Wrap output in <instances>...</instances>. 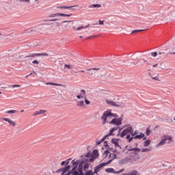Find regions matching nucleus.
Returning <instances> with one entry per match:
<instances>
[{"instance_id":"nucleus-1","label":"nucleus","mask_w":175,"mask_h":175,"mask_svg":"<svg viewBox=\"0 0 175 175\" xmlns=\"http://www.w3.org/2000/svg\"><path fill=\"white\" fill-rule=\"evenodd\" d=\"M108 154H109V158H111V159H109L107 163H103L97 165L96 167H95L94 174H96V173H98V172H100V169H102L103 166H106V165H110V163H111V162L113 161V159L116 158V154H111L109 150H105L104 152V155H105V158H107Z\"/></svg>"},{"instance_id":"nucleus-2","label":"nucleus","mask_w":175,"mask_h":175,"mask_svg":"<svg viewBox=\"0 0 175 175\" xmlns=\"http://www.w3.org/2000/svg\"><path fill=\"white\" fill-rule=\"evenodd\" d=\"M132 132H133V128L131 125L126 126V128L122 131V132L120 134V137H125L128 140L129 143H131L132 140H133V137H131V135H132Z\"/></svg>"},{"instance_id":"nucleus-3","label":"nucleus","mask_w":175,"mask_h":175,"mask_svg":"<svg viewBox=\"0 0 175 175\" xmlns=\"http://www.w3.org/2000/svg\"><path fill=\"white\" fill-rule=\"evenodd\" d=\"M117 117V114L111 113L110 111H105L103 116H101V121L103 125H105L106 124H109L111 120H113V118Z\"/></svg>"},{"instance_id":"nucleus-4","label":"nucleus","mask_w":175,"mask_h":175,"mask_svg":"<svg viewBox=\"0 0 175 175\" xmlns=\"http://www.w3.org/2000/svg\"><path fill=\"white\" fill-rule=\"evenodd\" d=\"M172 142H173V137H172V135L165 134L161 137V142H159V144H157L156 145V147L157 148H159V147H161V146H165L166 143L167 144H170V143H172Z\"/></svg>"},{"instance_id":"nucleus-5","label":"nucleus","mask_w":175,"mask_h":175,"mask_svg":"<svg viewBox=\"0 0 175 175\" xmlns=\"http://www.w3.org/2000/svg\"><path fill=\"white\" fill-rule=\"evenodd\" d=\"M85 158H89L86 159L87 162H94V161H95V159H96V158H98V157H99V152L98 151V150H93L92 153H86L85 154Z\"/></svg>"},{"instance_id":"nucleus-6","label":"nucleus","mask_w":175,"mask_h":175,"mask_svg":"<svg viewBox=\"0 0 175 175\" xmlns=\"http://www.w3.org/2000/svg\"><path fill=\"white\" fill-rule=\"evenodd\" d=\"M129 151H133L134 155L137 157V159H140V157H139V154H137V152H150L151 151V148H144L142 149H140L139 148H131L129 149Z\"/></svg>"},{"instance_id":"nucleus-7","label":"nucleus","mask_w":175,"mask_h":175,"mask_svg":"<svg viewBox=\"0 0 175 175\" xmlns=\"http://www.w3.org/2000/svg\"><path fill=\"white\" fill-rule=\"evenodd\" d=\"M110 125H115L116 126H120V125H122V118H112V120L110 122Z\"/></svg>"},{"instance_id":"nucleus-8","label":"nucleus","mask_w":175,"mask_h":175,"mask_svg":"<svg viewBox=\"0 0 175 175\" xmlns=\"http://www.w3.org/2000/svg\"><path fill=\"white\" fill-rule=\"evenodd\" d=\"M117 129H118V127L112 128L109 131V135H105V137H103L100 141H96V145L99 146V144H100V143H102V142H105V139H107V137H109V136L113 135V132H114V131H117Z\"/></svg>"},{"instance_id":"nucleus-9","label":"nucleus","mask_w":175,"mask_h":175,"mask_svg":"<svg viewBox=\"0 0 175 175\" xmlns=\"http://www.w3.org/2000/svg\"><path fill=\"white\" fill-rule=\"evenodd\" d=\"M105 102L107 105H109V106H114L115 107H125L124 104H117V103L113 100H106Z\"/></svg>"},{"instance_id":"nucleus-10","label":"nucleus","mask_w":175,"mask_h":175,"mask_svg":"<svg viewBox=\"0 0 175 175\" xmlns=\"http://www.w3.org/2000/svg\"><path fill=\"white\" fill-rule=\"evenodd\" d=\"M1 120H3V121H5V122H8L10 125V126H12V128H16V122L10 118H1Z\"/></svg>"},{"instance_id":"nucleus-11","label":"nucleus","mask_w":175,"mask_h":175,"mask_svg":"<svg viewBox=\"0 0 175 175\" xmlns=\"http://www.w3.org/2000/svg\"><path fill=\"white\" fill-rule=\"evenodd\" d=\"M72 16V14H62V13H57V14H51L49 16V17H51V18L54 17H70Z\"/></svg>"},{"instance_id":"nucleus-12","label":"nucleus","mask_w":175,"mask_h":175,"mask_svg":"<svg viewBox=\"0 0 175 175\" xmlns=\"http://www.w3.org/2000/svg\"><path fill=\"white\" fill-rule=\"evenodd\" d=\"M48 53H32L30 55L26 56V58H35V57H47Z\"/></svg>"},{"instance_id":"nucleus-13","label":"nucleus","mask_w":175,"mask_h":175,"mask_svg":"<svg viewBox=\"0 0 175 175\" xmlns=\"http://www.w3.org/2000/svg\"><path fill=\"white\" fill-rule=\"evenodd\" d=\"M125 170L124 168L120 170L119 171H115L113 168H107L105 172L107 173H113V174H118V173H122Z\"/></svg>"},{"instance_id":"nucleus-14","label":"nucleus","mask_w":175,"mask_h":175,"mask_svg":"<svg viewBox=\"0 0 175 175\" xmlns=\"http://www.w3.org/2000/svg\"><path fill=\"white\" fill-rule=\"evenodd\" d=\"M46 113H47V110H44V109H40L38 111H36L33 113V116L35 117L36 116H39L40 114H46Z\"/></svg>"},{"instance_id":"nucleus-15","label":"nucleus","mask_w":175,"mask_h":175,"mask_svg":"<svg viewBox=\"0 0 175 175\" xmlns=\"http://www.w3.org/2000/svg\"><path fill=\"white\" fill-rule=\"evenodd\" d=\"M69 169H70V165H68L66 167H64L62 170V175H70V172H68V170H69Z\"/></svg>"},{"instance_id":"nucleus-16","label":"nucleus","mask_w":175,"mask_h":175,"mask_svg":"<svg viewBox=\"0 0 175 175\" xmlns=\"http://www.w3.org/2000/svg\"><path fill=\"white\" fill-rule=\"evenodd\" d=\"M100 68H87L86 70L88 72V75H89V76H92V75H95V72H92V70H99Z\"/></svg>"},{"instance_id":"nucleus-17","label":"nucleus","mask_w":175,"mask_h":175,"mask_svg":"<svg viewBox=\"0 0 175 175\" xmlns=\"http://www.w3.org/2000/svg\"><path fill=\"white\" fill-rule=\"evenodd\" d=\"M77 99H81V98H86L85 96V90H81V94L77 96Z\"/></svg>"},{"instance_id":"nucleus-18","label":"nucleus","mask_w":175,"mask_h":175,"mask_svg":"<svg viewBox=\"0 0 175 175\" xmlns=\"http://www.w3.org/2000/svg\"><path fill=\"white\" fill-rule=\"evenodd\" d=\"M83 165V169H88V167H90V163H84L83 161H81V163L79 164V167H81V166Z\"/></svg>"},{"instance_id":"nucleus-19","label":"nucleus","mask_w":175,"mask_h":175,"mask_svg":"<svg viewBox=\"0 0 175 175\" xmlns=\"http://www.w3.org/2000/svg\"><path fill=\"white\" fill-rule=\"evenodd\" d=\"M123 175H140V174L137 170H133L127 174H123Z\"/></svg>"},{"instance_id":"nucleus-20","label":"nucleus","mask_w":175,"mask_h":175,"mask_svg":"<svg viewBox=\"0 0 175 175\" xmlns=\"http://www.w3.org/2000/svg\"><path fill=\"white\" fill-rule=\"evenodd\" d=\"M111 143L114 144L115 147H120V145L118 144V139H111Z\"/></svg>"},{"instance_id":"nucleus-21","label":"nucleus","mask_w":175,"mask_h":175,"mask_svg":"<svg viewBox=\"0 0 175 175\" xmlns=\"http://www.w3.org/2000/svg\"><path fill=\"white\" fill-rule=\"evenodd\" d=\"M76 167H73L71 172V174L72 175H79L80 174V170L78 172L76 170Z\"/></svg>"},{"instance_id":"nucleus-22","label":"nucleus","mask_w":175,"mask_h":175,"mask_svg":"<svg viewBox=\"0 0 175 175\" xmlns=\"http://www.w3.org/2000/svg\"><path fill=\"white\" fill-rule=\"evenodd\" d=\"M71 163L74 165V167H76V169H77V166L79 163H80V161L79 160H77L76 161L75 160H72Z\"/></svg>"},{"instance_id":"nucleus-23","label":"nucleus","mask_w":175,"mask_h":175,"mask_svg":"<svg viewBox=\"0 0 175 175\" xmlns=\"http://www.w3.org/2000/svg\"><path fill=\"white\" fill-rule=\"evenodd\" d=\"M90 27V25H88L86 26H81L75 29V31H81V29H85V28H88Z\"/></svg>"},{"instance_id":"nucleus-24","label":"nucleus","mask_w":175,"mask_h":175,"mask_svg":"<svg viewBox=\"0 0 175 175\" xmlns=\"http://www.w3.org/2000/svg\"><path fill=\"white\" fill-rule=\"evenodd\" d=\"M144 137V134L140 133L139 135H135L133 139H143Z\"/></svg>"},{"instance_id":"nucleus-25","label":"nucleus","mask_w":175,"mask_h":175,"mask_svg":"<svg viewBox=\"0 0 175 175\" xmlns=\"http://www.w3.org/2000/svg\"><path fill=\"white\" fill-rule=\"evenodd\" d=\"M150 144H151V140H150V139H147L146 141H145L144 142V147H148V146H150Z\"/></svg>"},{"instance_id":"nucleus-26","label":"nucleus","mask_w":175,"mask_h":175,"mask_svg":"<svg viewBox=\"0 0 175 175\" xmlns=\"http://www.w3.org/2000/svg\"><path fill=\"white\" fill-rule=\"evenodd\" d=\"M89 8L90 9L92 8H102V5L100 4H92V5H90Z\"/></svg>"},{"instance_id":"nucleus-27","label":"nucleus","mask_w":175,"mask_h":175,"mask_svg":"<svg viewBox=\"0 0 175 175\" xmlns=\"http://www.w3.org/2000/svg\"><path fill=\"white\" fill-rule=\"evenodd\" d=\"M146 136H150V135H151V129L150 126L146 128Z\"/></svg>"},{"instance_id":"nucleus-28","label":"nucleus","mask_w":175,"mask_h":175,"mask_svg":"<svg viewBox=\"0 0 175 175\" xmlns=\"http://www.w3.org/2000/svg\"><path fill=\"white\" fill-rule=\"evenodd\" d=\"M77 106H79V107H83V106H84V101H78L77 103Z\"/></svg>"},{"instance_id":"nucleus-29","label":"nucleus","mask_w":175,"mask_h":175,"mask_svg":"<svg viewBox=\"0 0 175 175\" xmlns=\"http://www.w3.org/2000/svg\"><path fill=\"white\" fill-rule=\"evenodd\" d=\"M14 113H17V111L14 109H11L6 111L7 114H14Z\"/></svg>"},{"instance_id":"nucleus-30","label":"nucleus","mask_w":175,"mask_h":175,"mask_svg":"<svg viewBox=\"0 0 175 175\" xmlns=\"http://www.w3.org/2000/svg\"><path fill=\"white\" fill-rule=\"evenodd\" d=\"M46 85H56V86H57V87H62V85H61V84L53 83H46Z\"/></svg>"},{"instance_id":"nucleus-31","label":"nucleus","mask_w":175,"mask_h":175,"mask_svg":"<svg viewBox=\"0 0 175 175\" xmlns=\"http://www.w3.org/2000/svg\"><path fill=\"white\" fill-rule=\"evenodd\" d=\"M75 8H79V5H75L72 6H67L66 9H71V10H75Z\"/></svg>"},{"instance_id":"nucleus-32","label":"nucleus","mask_w":175,"mask_h":175,"mask_svg":"<svg viewBox=\"0 0 175 175\" xmlns=\"http://www.w3.org/2000/svg\"><path fill=\"white\" fill-rule=\"evenodd\" d=\"M22 3H31V0H19Z\"/></svg>"},{"instance_id":"nucleus-33","label":"nucleus","mask_w":175,"mask_h":175,"mask_svg":"<svg viewBox=\"0 0 175 175\" xmlns=\"http://www.w3.org/2000/svg\"><path fill=\"white\" fill-rule=\"evenodd\" d=\"M143 31H146V29H137L133 30L131 33H137V32H143Z\"/></svg>"},{"instance_id":"nucleus-34","label":"nucleus","mask_w":175,"mask_h":175,"mask_svg":"<svg viewBox=\"0 0 175 175\" xmlns=\"http://www.w3.org/2000/svg\"><path fill=\"white\" fill-rule=\"evenodd\" d=\"M95 174L92 173V170H89L85 172V175H94Z\"/></svg>"},{"instance_id":"nucleus-35","label":"nucleus","mask_w":175,"mask_h":175,"mask_svg":"<svg viewBox=\"0 0 175 175\" xmlns=\"http://www.w3.org/2000/svg\"><path fill=\"white\" fill-rule=\"evenodd\" d=\"M21 87V85H12L11 88H20Z\"/></svg>"},{"instance_id":"nucleus-36","label":"nucleus","mask_w":175,"mask_h":175,"mask_svg":"<svg viewBox=\"0 0 175 175\" xmlns=\"http://www.w3.org/2000/svg\"><path fill=\"white\" fill-rule=\"evenodd\" d=\"M72 69V66L69 65V64H65L64 65V69Z\"/></svg>"},{"instance_id":"nucleus-37","label":"nucleus","mask_w":175,"mask_h":175,"mask_svg":"<svg viewBox=\"0 0 175 175\" xmlns=\"http://www.w3.org/2000/svg\"><path fill=\"white\" fill-rule=\"evenodd\" d=\"M85 105H90L91 102L87 99V97H84Z\"/></svg>"},{"instance_id":"nucleus-38","label":"nucleus","mask_w":175,"mask_h":175,"mask_svg":"<svg viewBox=\"0 0 175 175\" xmlns=\"http://www.w3.org/2000/svg\"><path fill=\"white\" fill-rule=\"evenodd\" d=\"M148 75L150 76L152 80H156L157 81H158L159 79L157 77H152L150 73H149Z\"/></svg>"},{"instance_id":"nucleus-39","label":"nucleus","mask_w":175,"mask_h":175,"mask_svg":"<svg viewBox=\"0 0 175 175\" xmlns=\"http://www.w3.org/2000/svg\"><path fill=\"white\" fill-rule=\"evenodd\" d=\"M150 55L152 57H157L158 55V53L157 52H152L150 53Z\"/></svg>"},{"instance_id":"nucleus-40","label":"nucleus","mask_w":175,"mask_h":175,"mask_svg":"<svg viewBox=\"0 0 175 175\" xmlns=\"http://www.w3.org/2000/svg\"><path fill=\"white\" fill-rule=\"evenodd\" d=\"M131 136H133L134 137H135V136H137V131H135V132L133 131L131 133Z\"/></svg>"},{"instance_id":"nucleus-41","label":"nucleus","mask_w":175,"mask_h":175,"mask_svg":"<svg viewBox=\"0 0 175 175\" xmlns=\"http://www.w3.org/2000/svg\"><path fill=\"white\" fill-rule=\"evenodd\" d=\"M67 6L62 5V6H57V9H66Z\"/></svg>"},{"instance_id":"nucleus-42","label":"nucleus","mask_w":175,"mask_h":175,"mask_svg":"<svg viewBox=\"0 0 175 175\" xmlns=\"http://www.w3.org/2000/svg\"><path fill=\"white\" fill-rule=\"evenodd\" d=\"M98 24H99V25H103V24H105V21L99 20Z\"/></svg>"},{"instance_id":"nucleus-43","label":"nucleus","mask_w":175,"mask_h":175,"mask_svg":"<svg viewBox=\"0 0 175 175\" xmlns=\"http://www.w3.org/2000/svg\"><path fill=\"white\" fill-rule=\"evenodd\" d=\"M32 64H36V65H39V61H38V60H33V61L32 62Z\"/></svg>"},{"instance_id":"nucleus-44","label":"nucleus","mask_w":175,"mask_h":175,"mask_svg":"<svg viewBox=\"0 0 175 175\" xmlns=\"http://www.w3.org/2000/svg\"><path fill=\"white\" fill-rule=\"evenodd\" d=\"M35 2L37 3V5H39L40 3V0H35Z\"/></svg>"},{"instance_id":"nucleus-45","label":"nucleus","mask_w":175,"mask_h":175,"mask_svg":"<svg viewBox=\"0 0 175 175\" xmlns=\"http://www.w3.org/2000/svg\"><path fill=\"white\" fill-rule=\"evenodd\" d=\"M63 23H72V21H62Z\"/></svg>"},{"instance_id":"nucleus-46","label":"nucleus","mask_w":175,"mask_h":175,"mask_svg":"<svg viewBox=\"0 0 175 175\" xmlns=\"http://www.w3.org/2000/svg\"><path fill=\"white\" fill-rule=\"evenodd\" d=\"M79 175H84V174H83V170H80L79 171Z\"/></svg>"},{"instance_id":"nucleus-47","label":"nucleus","mask_w":175,"mask_h":175,"mask_svg":"<svg viewBox=\"0 0 175 175\" xmlns=\"http://www.w3.org/2000/svg\"><path fill=\"white\" fill-rule=\"evenodd\" d=\"M65 28H70V26L68 24L65 25Z\"/></svg>"},{"instance_id":"nucleus-48","label":"nucleus","mask_w":175,"mask_h":175,"mask_svg":"<svg viewBox=\"0 0 175 175\" xmlns=\"http://www.w3.org/2000/svg\"><path fill=\"white\" fill-rule=\"evenodd\" d=\"M85 72V70H83L79 71V73H84Z\"/></svg>"},{"instance_id":"nucleus-49","label":"nucleus","mask_w":175,"mask_h":175,"mask_svg":"<svg viewBox=\"0 0 175 175\" xmlns=\"http://www.w3.org/2000/svg\"><path fill=\"white\" fill-rule=\"evenodd\" d=\"M61 165H62V166H64V165H65V161H62Z\"/></svg>"},{"instance_id":"nucleus-50","label":"nucleus","mask_w":175,"mask_h":175,"mask_svg":"<svg viewBox=\"0 0 175 175\" xmlns=\"http://www.w3.org/2000/svg\"><path fill=\"white\" fill-rule=\"evenodd\" d=\"M157 66H158V64H157L153 65V68H157Z\"/></svg>"},{"instance_id":"nucleus-51","label":"nucleus","mask_w":175,"mask_h":175,"mask_svg":"<svg viewBox=\"0 0 175 175\" xmlns=\"http://www.w3.org/2000/svg\"><path fill=\"white\" fill-rule=\"evenodd\" d=\"M104 146H107V142H104Z\"/></svg>"},{"instance_id":"nucleus-52","label":"nucleus","mask_w":175,"mask_h":175,"mask_svg":"<svg viewBox=\"0 0 175 175\" xmlns=\"http://www.w3.org/2000/svg\"><path fill=\"white\" fill-rule=\"evenodd\" d=\"M49 21H57V19L49 20Z\"/></svg>"},{"instance_id":"nucleus-53","label":"nucleus","mask_w":175,"mask_h":175,"mask_svg":"<svg viewBox=\"0 0 175 175\" xmlns=\"http://www.w3.org/2000/svg\"><path fill=\"white\" fill-rule=\"evenodd\" d=\"M32 75V72L30 73L29 75H27L26 77H29V76H31Z\"/></svg>"},{"instance_id":"nucleus-54","label":"nucleus","mask_w":175,"mask_h":175,"mask_svg":"<svg viewBox=\"0 0 175 175\" xmlns=\"http://www.w3.org/2000/svg\"><path fill=\"white\" fill-rule=\"evenodd\" d=\"M170 54H174V55H175V51H174V52H170Z\"/></svg>"},{"instance_id":"nucleus-55","label":"nucleus","mask_w":175,"mask_h":175,"mask_svg":"<svg viewBox=\"0 0 175 175\" xmlns=\"http://www.w3.org/2000/svg\"><path fill=\"white\" fill-rule=\"evenodd\" d=\"M159 55H161V54H165V52L159 53Z\"/></svg>"},{"instance_id":"nucleus-56","label":"nucleus","mask_w":175,"mask_h":175,"mask_svg":"<svg viewBox=\"0 0 175 175\" xmlns=\"http://www.w3.org/2000/svg\"><path fill=\"white\" fill-rule=\"evenodd\" d=\"M93 38H98V36H94Z\"/></svg>"},{"instance_id":"nucleus-57","label":"nucleus","mask_w":175,"mask_h":175,"mask_svg":"<svg viewBox=\"0 0 175 175\" xmlns=\"http://www.w3.org/2000/svg\"><path fill=\"white\" fill-rule=\"evenodd\" d=\"M21 113H24V110H21Z\"/></svg>"},{"instance_id":"nucleus-58","label":"nucleus","mask_w":175,"mask_h":175,"mask_svg":"<svg viewBox=\"0 0 175 175\" xmlns=\"http://www.w3.org/2000/svg\"><path fill=\"white\" fill-rule=\"evenodd\" d=\"M146 139H147V137H144V138H143V140H146Z\"/></svg>"},{"instance_id":"nucleus-59","label":"nucleus","mask_w":175,"mask_h":175,"mask_svg":"<svg viewBox=\"0 0 175 175\" xmlns=\"http://www.w3.org/2000/svg\"><path fill=\"white\" fill-rule=\"evenodd\" d=\"M79 38L81 39V38H83V36H80Z\"/></svg>"},{"instance_id":"nucleus-60","label":"nucleus","mask_w":175,"mask_h":175,"mask_svg":"<svg viewBox=\"0 0 175 175\" xmlns=\"http://www.w3.org/2000/svg\"><path fill=\"white\" fill-rule=\"evenodd\" d=\"M91 37H88V39H90Z\"/></svg>"},{"instance_id":"nucleus-61","label":"nucleus","mask_w":175,"mask_h":175,"mask_svg":"<svg viewBox=\"0 0 175 175\" xmlns=\"http://www.w3.org/2000/svg\"><path fill=\"white\" fill-rule=\"evenodd\" d=\"M2 35V33H0V36Z\"/></svg>"},{"instance_id":"nucleus-62","label":"nucleus","mask_w":175,"mask_h":175,"mask_svg":"<svg viewBox=\"0 0 175 175\" xmlns=\"http://www.w3.org/2000/svg\"><path fill=\"white\" fill-rule=\"evenodd\" d=\"M14 57H16V55H14Z\"/></svg>"},{"instance_id":"nucleus-63","label":"nucleus","mask_w":175,"mask_h":175,"mask_svg":"<svg viewBox=\"0 0 175 175\" xmlns=\"http://www.w3.org/2000/svg\"><path fill=\"white\" fill-rule=\"evenodd\" d=\"M1 94H2V92H0V95H1Z\"/></svg>"},{"instance_id":"nucleus-64","label":"nucleus","mask_w":175,"mask_h":175,"mask_svg":"<svg viewBox=\"0 0 175 175\" xmlns=\"http://www.w3.org/2000/svg\"><path fill=\"white\" fill-rule=\"evenodd\" d=\"M174 120L175 121V118H174Z\"/></svg>"}]
</instances>
